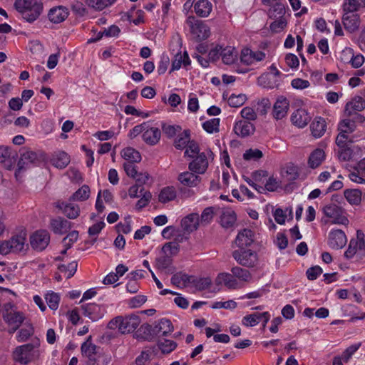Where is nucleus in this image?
Masks as SVG:
<instances>
[{
    "label": "nucleus",
    "mask_w": 365,
    "mask_h": 365,
    "mask_svg": "<svg viewBox=\"0 0 365 365\" xmlns=\"http://www.w3.org/2000/svg\"><path fill=\"white\" fill-rule=\"evenodd\" d=\"M187 148L185 151V155H187L190 158H195L199 153V146L194 140H190L187 144Z\"/></svg>",
    "instance_id": "nucleus-64"
},
{
    "label": "nucleus",
    "mask_w": 365,
    "mask_h": 365,
    "mask_svg": "<svg viewBox=\"0 0 365 365\" xmlns=\"http://www.w3.org/2000/svg\"><path fill=\"white\" fill-rule=\"evenodd\" d=\"M37 160L38 156L34 151L29 150H23L21 153L19 165L23 168L24 165H28L30 163H36Z\"/></svg>",
    "instance_id": "nucleus-37"
},
{
    "label": "nucleus",
    "mask_w": 365,
    "mask_h": 365,
    "mask_svg": "<svg viewBox=\"0 0 365 365\" xmlns=\"http://www.w3.org/2000/svg\"><path fill=\"white\" fill-rule=\"evenodd\" d=\"M353 142L354 140L349 135V134L343 133L341 130H339V133L338 134L336 138V144L339 148L348 146V143H351Z\"/></svg>",
    "instance_id": "nucleus-55"
},
{
    "label": "nucleus",
    "mask_w": 365,
    "mask_h": 365,
    "mask_svg": "<svg viewBox=\"0 0 365 365\" xmlns=\"http://www.w3.org/2000/svg\"><path fill=\"white\" fill-rule=\"evenodd\" d=\"M356 127L354 120L346 118L340 121L338 125V130L349 135L356 130Z\"/></svg>",
    "instance_id": "nucleus-46"
},
{
    "label": "nucleus",
    "mask_w": 365,
    "mask_h": 365,
    "mask_svg": "<svg viewBox=\"0 0 365 365\" xmlns=\"http://www.w3.org/2000/svg\"><path fill=\"white\" fill-rule=\"evenodd\" d=\"M190 60L187 53L184 52V53L182 54L180 52H179L175 56V58L172 62L171 71L178 70L180 68L182 65L186 66L190 65Z\"/></svg>",
    "instance_id": "nucleus-38"
},
{
    "label": "nucleus",
    "mask_w": 365,
    "mask_h": 365,
    "mask_svg": "<svg viewBox=\"0 0 365 365\" xmlns=\"http://www.w3.org/2000/svg\"><path fill=\"white\" fill-rule=\"evenodd\" d=\"M68 9L60 6L51 9L48 14V17L51 22L58 24L63 21L68 17Z\"/></svg>",
    "instance_id": "nucleus-24"
},
{
    "label": "nucleus",
    "mask_w": 365,
    "mask_h": 365,
    "mask_svg": "<svg viewBox=\"0 0 365 365\" xmlns=\"http://www.w3.org/2000/svg\"><path fill=\"white\" fill-rule=\"evenodd\" d=\"M199 222V215L197 213H191L182 219L181 227L185 232L190 233L197 229Z\"/></svg>",
    "instance_id": "nucleus-22"
},
{
    "label": "nucleus",
    "mask_w": 365,
    "mask_h": 365,
    "mask_svg": "<svg viewBox=\"0 0 365 365\" xmlns=\"http://www.w3.org/2000/svg\"><path fill=\"white\" fill-rule=\"evenodd\" d=\"M246 101L247 96L245 94H232L228 98V103L231 107L238 108L242 106Z\"/></svg>",
    "instance_id": "nucleus-54"
},
{
    "label": "nucleus",
    "mask_w": 365,
    "mask_h": 365,
    "mask_svg": "<svg viewBox=\"0 0 365 365\" xmlns=\"http://www.w3.org/2000/svg\"><path fill=\"white\" fill-rule=\"evenodd\" d=\"M263 153L259 149H249L245 151V153L243 155V158L246 160H257L262 158Z\"/></svg>",
    "instance_id": "nucleus-62"
},
{
    "label": "nucleus",
    "mask_w": 365,
    "mask_h": 365,
    "mask_svg": "<svg viewBox=\"0 0 365 365\" xmlns=\"http://www.w3.org/2000/svg\"><path fill=\"white\" fill-rule=\"evenodd\" d=\"M161 136V132L158 128L150 127L147 123V128L143 130V140L150 145H156Z\"/></svg>",
    "instance_id": "nucleus-20"
},
{
    "label": "nucleus",
    "mask_w": 365,
    "mask_h": 365,
    "mask_svg": "<svg viewBox=\"0 0 365 365\" xmlns=\"http://www.w3.org/2000/svg\"><path fill=\"white\" fill-rule=\"evenodd\" d=\"M220 225L225 228H230L235 224L237 217L235 212L230 210L226 209L222 211L220 217Z\"/></svg>",
    "instance_id": "nucleus-28"
},
{
    "label": "nucleus",
    "mask_w": 365,
    "mask_h": 365,
    "mask_svg": "<svg viewBox=\"0 0 365 365\" xmlns=\"http://www.w3.org/2000/svg\"><path fill=\"white\" fill-rule=\"evenodd\" d=\"M285 13V6L282 3H276L269 11V16L273 19L284 17Z\"/></svg>",
    "instance_id": "nucleus-53"
},
{
    "label": "nucleus",
    "mask_w": 365,
    "mask_h": 365,
    "mask_svg": "<svg viewBox=\"0 0 365 365\" xmlns=\"http://www.w3.org/2000/svg\"><path fill=\"white\" fill-rule=\"evenodd\" d=\"M345 198L351 205H358L361 200V192L358 189L346 190L344 192Z\"/></svg>",
    "instance_id": "nucleus-44"
},
{
    "label": "nucleus",
    "mask_w": 365,
    "mask_h": 365,
    "mask_svg": "<svg viewBox=\"0 0 365 365\" xmlns=\"http://www.w3.org/2000/svg\"><path fill=\"white\" fill-rule=\"evenodd\" d=\"M233 130L235 133L242 138L250 135L255 131L252 123L246 120H239L235 123Z\"/></svg>",
    "instance_id": "nucleus-23"
},
{
    "label": "nucleus",
    "mask_w": 365,
    "mask_h": 365,
    "mask_svg": "<svg viewBox=\"0 0 365 365\" xmlns=\"http://www.w3.org/2000/svg\"><path fill=\"white\" fill-rule=\"evenodd\" d=\"M193 172H183L179 174L178 177V181L184 186L194 187L199 185L201 178Z\"/></svg>",
    "instance_id": "nucleus-19"
},
{
    "label": "nucleus",
    "mask_w": 365,
    "mask_h": 365,
    "mask_svg": "<svg viewBox=\"0 0 365 365\" xmlns=\"http://www.w3.org/2000/svg\"><path fill=\"white\" fill-rule=\"evenodd\" d=\"M115 0H87L86 4L88 6L101 11L106 7L113 4Z\"/></svg>",
    "instance_id": "nucleus-49"
},
{
    "label": "nucleus",
    "mask_w": 365,
    "mask_h": 365,
    "mask_svg": "<svg viewBox=\"0 0 365 365\" xmlns=\"http://www.w3.org/2000/svg\"><path fill=\"white\" fill-rule=\"evenodd\" d=\"M360 7H365V0H346L344 10L356 11Z\"/></svg>",
    "instance_id": "nucleus-57"
},
{
    "label": "nucleus",
    "mask_w": 365,
    "mask_h": 365,
    "mask_svg": "<svg viewBox=\"0 0 365 365\" xmlns=\"http://www.w3.org/2000/svg\"><path fill=\"white\" fill-rule=\"evenodd\" d=\"M171 256L167 254L156 259V267L158 269H165L171 264Z\"/></svg>",
    "instance_id": "nucleus-61"
},
{
    "label": "nucleus",
    "mask_w": 365,
    "mask_h": 365,
    "mask_svg": "<svg viewBox=\"0 0 365 365\" xmlns=\"http://www.w3.org/2000/svg\"><path fill=\"white\" fill-rule=\"evenodd\" d=\"M158 346L163 354H169L177 347V344L174 341L163 339L158 341Z\"/></svg>",
    "instance_id": "nucleus-51"
},
{
    "label": "nucleus",
    "mask_w": 365,
    "mask_h": 365,
    "mask_svg": "<svg viewBox=\"0 0 365 365\" xmlns=\"http://www.w3.org/2000/svg\"><path fill=\"white\" fill-rule=\"evenodd\" d=\"M122 158L127 161L126 163H139L141 160L140 153L131 147H127L121 151Z\"/></svg>",
    "instance_id": "nucleus-32"
},
{
    "label": "nucleus",
    "mask_w": 365,
    "mask_h": 365,
    "mask_svg": "<svg viewBox=\"0 0 365 365\" xmlns=\"http://www.w3.org/2000/svg\"><path fill=\"white\" fill-rule=\"evenodd\" d=\"M26 235L25 232L15 235L9 240L0 243V254L7 255L9 253L26 252L29 245L26 243Z\"/></svg>",
    "instance_id": "nucleus-3"
},
{
    "label": "nucleus",
    "mask_w": 365,
    "mask_h": 365,
    "mask_svg": "<svg viewBox=\"0 0 365 365\" xmlns=\"http://www.w3.org/2000/svg\"><path fill=\"white\" fill-rule=\"evenodd\" d=\"M2 317L6 323L11 327L9 330V333H14L25 319L24 314L18 312L15 305L11 302L6 303L4 305Z\"/></svg>",
    "instance_id": "nucleus-4"
},
{
    "label": "nucleus",
    "mask_w": 365,
    "mask_h": 365,
    "mask_svg": "<svg viewBox=\"0 0 365 365\" xmlns=\"http://www.w3.org/2000/svg\"><path fill=\"white\" fill-rule=\"evenodd\" d=\"M346 242V236L341 230H332L329 234L328 244L332 249H341L345 246Z\"/></svg>",
    "instance_id": "nucleus-12"
},
{
    "label": "nucleus",
    "mask_w": 365,
    "mask_h": 365,
    "mask_svg": "<svg viewBox=\"0 0 365 365\" xmlns=\"http://www.w3.org/2000/svg\"><path fill=\"white\" fill-rule=\"evenodd\" d=\"M310 129L314 138L322 137L327 130L326 120L321 117L315 118L310 125Z\"/></svg>",
    "instance_id": "nucleus-25"
},
{
    "label": "nucleus",
    "mask_w": 365,
    "mask_h": 365,
    "mask_svg": "<svg viewBox=\"0 0 365 365\" xmlns=\"http://www.w3.org/2000/svg\"><path fill=\"white\" fill-rule=\"evenodd\" d=\"M190 141V130H185L181 134L178 135L174 142L175 147L178 150H182L187 147Z\"/></svg>",
    "instance_id": "nucleus-42"
},
{
    "label": "nucleus",
    "mask_w": 365,
    "mask_h": 365,
    "mask_svg": "<svg viewBox=\"0 0 365 365\" xmlns=\"http://www.w3.org/2000/svg\"><path fill=\"white\" fill-rule=\"evenodd\" d=\"M196 14L200 17H207L212 10V5L208 0H198L194 5Z\"/></svg>",
    "instance_id": "nucleus-30"
},
{
    "label": "nucleus",
    "mask_w": 365,
    "mask_h": 365,
    "mask_svg": "<svg viewBox=\"0 0 365 365\" xmlns=\"http://www.w3.org/2000/svg\"><path fill=\"white\" fill-rule=\"evenodd\" d=\"M81 309L85 317L89 318L92 322H96L103 318L105 309L101 305L95 303H88L81 305Z\"/></svg>",
    "instance_id": "nucleus-10"
},
{
    "label": "nucleus",
    "mask_w": 365,
    "mask_h": 365,
    "mask_svg": "<svg viewBox=\"0 0 365 365\" xmlns=\"http://www.w3.org/2000/svg\"><path fill=\"white\" fill-rule=\"evenodd\" d=\"M77 262L73 261L67 265L63 264L58 265V269L60 272L67 274L66 278L69 279L74 275L77 270Z\"/></svg>",
    "instance_id": "nucleus-47"
},
{
    "label": "nucleus",
    "mask_w": 365,
    "mask_h": 365,
    "mask_svg": "<svg viewBox=\"0 0 365 365\" xmlns=\"http://www.w3.org/2000/svg\"><path fill=\"white\" fill-rule=\"evenodd\" d=\"M173 331L171 322L167 319H161L154 326V334L155 335L167 336Z\"/></svg>",
    "instance_id": "nucleus-29"
},
{
    "label": "nucleus",
    "mask_w": 365,
    "mask_h": 365,
    "mask_svg": "<svg viewBox=\"0 0 365 365\" xmlns=\"http://www.w3.org/2000/svg\"><path fill=\"white\" fill-rule=\"evenodd\" d=\"M344 11L342 17L343 25L347 31L352 33L359 27V16L354 13L355 11L344 10Z\"/></svg>",
    "instance_id": "nucleus-11"
},
{
    "label": "nucleus",
    "mask_w": 365,
    "mask_h": 365,
    "mask_svg": "<svg viewBox=\"0 0 365 365\" xmlns=\"http://www.w3.org/2000/svg\"><path fill=\"white\" fill-rule=\"evenodd\" d=\"M90 188L88 185H83L76 190L69 198L70 201H85L90 196Z\"/></svg>",
    "instance_id": "nucleus-41"
},
{
    "label": "nucleus",
    "mask_w": 365,
    "mask_h": 365,
    "mask_svg": "<svg viewBox=\"0 0 365 365\" xmlns=\"http://www.w3.org/2000/svg\"><path fill=\"white\" fill-rule=\"evenodd\" d=\"M50 226L55 234L64 235L71 230L72 223L63 217H57L51 220Z\"/></svg>",
    "instance_id": "nucleus-14"
},
{
    "label": "nucleus",
    "mask_w": 365,
    "mask_h": 365,
    "mask_svg": "<svg viewBox=\"0 0 365 365\" xmlns=\"http://www.w3.org/2000/svg\"><path fill=\"white\" fill-rule=\"evenodd\" d=\"M220 55L223 63L230 65L237 59L238 51L234 47L227 46L224 48H222Z\"/></svg>",
    "instance_id": "nucleus-31"
},
{
    "label": "nucleus",
    "mask_w": 365,
    "mask_h": 365,
    "mask_svg": "<svg viewBox=\"0 0 365 365\" xmlns=\"http://www.w3.org/2000/svg\"><path fill=\"white\" fill-rule=\"evenodd\" d=\"M176 197V190L173 186H168L162 189L159 194V201L162 203H166L173 200Z\"/></svg>",
    "instance_id": "nucleus-40"
},
{
    "label": "nucleus",
    "mask_w": 365,
    "mask_h": 365,
    "mask_svg": "<svg viewBox=\"0 0 365 365\" xmlns=\"http://www.w3.org/2000/svg\"><path fill=\"white\" fill-rule=\"evenodd\" d=\"M193 158L192 161L189 164L190 170L197 174L205 173L208 167L206 154L201 153Z\"/></svg>",
    "instance_id": "nucleus-13"
},
{
    "label": "nucleus",
    "mask_w": 365,
    "mask_h": 365,
    "mask_svg": "<svg viewBox=\"0 0 365 365\" xmlns=\"http://www.w3.org/2000/svg\"><path fill=\"white\" fill-rule=\"evenodd\" d=\"M324 215L329 218L331 224L347 225L349 220L345 215V211L341 207L331 203L323 207Z\"/></svg>",
    "instance_id": "nucleus-7"
},
{
    "label": "nucleus",
    "mask_w": 365,
    "mask_h": 365,
    "mask_svg": "<svg viewBox=\"0 0 365 365\" xmlns=\"http://www.w3.org/2000/svg\"><path fill=\"white\" fill-rule=\"evenodd\" d=\"M287 20L284 17L276 18V20L274 21L270 24V29L275 33L280 32L283 30L287 26Z\"/></svg>",
    "instance_id": "nucleus-59"
},
{
    "label": "nucleus",
    "mask_w": 365,
    "mask_h": 365,
    "mask_svg": "<svg viewBox=\"0 0 365 365\" xmlns=\"http://www.w3.org/2000/svg\"><path fill=\"white\" fill-rule=\"evenodd\" d=\"M214 215V207H207L202 211L200 215V221L206 225L211 222Z\"/></svg>",
    "instance_id": "nucleus-63"
},
{
    "label": "nucleus",
    "mask_w": 365,
    "mask_h": 365,
    "mask_svg": "<svg viewBox=\"0 0 365 365\" xmlns=\"http://www.w3.org/2000/svg\"><path fill=\"white\" fill-rule=\"evenodd\" d=\"M140 318L137 314H130L125 317L118 316L110 320L108 327L110 329H118L122 334L133 331L140 324Z\"/></svg>",
    "instance_id": "nucleus-2"
},
{
    "label": "nucleus",
    "mask_w": 365,
    "mask_h": 365,
    "mask_svg": "<svg viewBox=\"0 0 365 365\" xmlns=\"http://www.w3.org/2000/svg\"><path fill=\"white\" fill-rule=\"evenodd\" d=\"M191 277L187 274L178 272L171 277V283L178 287H185L190 282Z\"/></svg>",
    "instance_id": "nucleus-45"
},
{
    "label": "nucleus",
    "mask_w": 365,
    "mask_h": 365,
    "mask_svg": "<svg viewBox=\"0 0 365 365\" xmlns=\"http://www.w3.org/2000/svg\"><path fill=\"white\" fill-rule=\"evenodd\" d=\"M215 283L217 285L224 284L229 289H236L238 285V282L233 276L232 273L222 272L220 273L216 279Z\"/></svg>",
    "instance_id": "nucleus-26"
},
{
    "label": "nucleus",
    "mask_w": 365,
    "mask_h": 365,
    "mask_svg": "<svg viewBox=\"0 0 365 365\" xmlns=\"http://www.w3.org/2000/svg\"><path fill=\"white\" fill-rule=\"evenodd\" d=\"M34 349V346L31 344L18 346L13 353L14 359L21 364H27L31 360Z\"/></svg>",
    "instance_id": "nucleus-9"
},
{
    "label": "nucleus",
    "mask_w": 365,
    "mask_h": 365,
    "mask_svg": "<svg viewBox=\"0 0 365 365\" xmlns=\"http://www.w3.org/2000/svg\"><path fill=\"white\" fill-rule=\"evenodd\" d=\"M50 242V235L46 230H38L30 237V245L36 251L44 250Z\"/></svg>",
    "instance_id": "nucleus-8"
},
{
    "label": "nucleus",
    "mask_w": 365,
    "mask_h": 365,
    "mask_svg": "<svg viewBox=\"0 0 365 365\" xmlns=\"http://www.w3.org/2000/svg\"><path fill=\"white\" fill-rule=\"evenodd\" d=\"M46 303L49 308L53 310H56L58 307L60 296L53 292H48L45 297Z\"/></svg>",
    "instance_id": "nucleus-50"
},
{
    "label": "nucleus",
    "mask_w": 365,
    "mask_h": 365,
    "mask_svg": "<svg viewBox=\"0 0 365 365\" xmlns=\"http://www.w3.org/2000/svg\"><path fill=\"white\" fill-rule=\"evenodd\" d=\"M259 313H253L245 316L242 318V324L245 327H255L259 323Z\"/></svg>",
    "instance_id": "nucleus-56"
},
{
    "label": "nucleus",
    "mask_w": 365,
    "mask_h": 365,
    "mask_svg": "<svg viewBox=\"0 0 365 365\" xmlns=\"http://www.w3.org/2000/svg\"><path fill=\"white\" fill-rule=\"evenodd\" d=\"M140 193L142 197L135 205V209L138 211L141 210L149 203L152 197L151 193L149 191H145L144 187L140 190Z\"/></svg>",
    "instance_id": "nucleus-48"
},
{
    "label": "nucleus",
    "mask_w": 365,
    "mask_h": 365,
    "mask_svg": "<svg viewBox=\"0 0 365 365\" xmlns=\"http://www.w3.org/2000/svg\"><path fill=\"white\" fill-rule=\"evenodd\" d=\"M289 103L287 98L280 97L277 98L273 106L272 115L277 120H280L287 115Z\"/></svg>",
    "instance_id": "nucleus-17"
},
{
    "label": "nucleus",
    "mask_w": 365,
    "mask_h": 365,
    "mask_svg": "<svg viewBox=\"0 0 365 365\" xmlns=\"http://www.w3.org/2000/svg\"><path fill=\"white\" fill-rule=\"evenodd\" d=\"M253 242L254 232L250 229L240 230L235 240V242L240 249L250 246Z\"/></svg>",
    "instance_id": "nucleus-21"
},
{
    "label": "nucleus",
    "mask_w": 365,
    "mask_h": 365,
    "mask_svg": "<svg viewBox=\"0 0 365 365\" xmlns=\"http://www.w3.org/2000/svg\"><path fill=\"white\" fill-rule=\"evenodd\" d=\"M51 162L56 168L63 169L70 163V157L66 153L61 151L53 156Z\"/></svg>",
    "instance_id": "nucleus-34"
},
{
    "label": "nucleus",
    "mask_w": 365,
    "mask_h": 365,
    "mask_svg": "<svg viewBox=\"0 0 365 365\" xmlns=\"http://www.w3.org/2000/svg\"><path fill=\"white\" fill-rule=\"evenodd\" d=\"M136 337L146 341H151L153 339L154 327L148 324L141 325L140 329L136 332Z\"/></svg>",
    "instance_id": "nucleus-36"
},
{
    "label": "nucleus",
    "mask_w": 365,
    "mask_h": 365,
    "mask_svg": "<svg viewBox=\"0 0 365 365\" xmlns=\"http://www.w3.org/2000/svg\"><path fill=\"white\" fill-rule=\"evenodd\" d=\"M56 207L69 219H76L80 215L79 206L72 202H58Z\"/></svg>",
    "instance_id": "nucleus-18"
},
{
    "label": "nucleus",
    "mask_w": 365,
    "mask_h": 365,
    "mask_svg": "<svg viewBox=\"0 0 365 365\" xmlns=\"http://www.w3.org/2000/svg\"><path fill=\"white\" fill-rule=\"evenodd\" d=\"M16 156V153L12 151L10 148L4 145L0 146V163H9L11 165Z\"/></svg>",
    "instance_id": "nucleus-39"
},
{
    "label": "nucleus",
    "mask_w": 365,
    "mask_h": 365,
    "mask_svg": "<svg viewBox=\"0 0 365 365\" xmlns=\"http://www.w3.org/2000/svg\"><path fill=\"white\" fill-rule=\"evenodd\" d=\"M265 58V53L260 51H253L250 48H244L241 51V61L246 65H251L255 62L262 61Z\"/></svg>",
    "instance_id": "nucleus-15"
},
{
    "label": "nucleus",
    "mask_w": 365,
    "mask_h": 365,
    "mask_svg": "<svg viewBox=\"0 0 365 365\" xmlns=\"http://www.w3.org/2000/svg\"><path fill=\"white\" fill-rule=\"evenodd\" d=\"M81 349L83 356L92 359L97 354L98 346L92 343V336H89L86 341L81 344Z\"/></svg>",
    "instance_id": "nucleus-33"
},
{
    "label": "nucleus",
    "mask_w": 365,
    "mask_h": 365,
    "mask_svg": "<svg viewBox=\"0 0 365 365\" xmlns=\"http://www.w3.org/2000/svg\"><path fill=\"white\" fill-rule=\"evenodd\" d=\"M14 7L29 23L36 21L43 11V4L38 0H16Z\"/></svg>",
    "instance_id": "nucleus-1"
},
{
    "label": "nucleus",
    "mask_w": 365,
    "mask_h": 365,
    "mask_svg": "<svg viewBox=\"0 0 365 365\" xmlns=\"http://www.w3.org/2000/svg\"><path fill=\"white\" fill-rule=\"evenodd\" d=\"M325 158V153L322 149H316L309 158L308 163L310 168H316L319 166Z\"/></svg>",
    "instance_id": "nucleus-35"
},
{
    "label": "nucleus",
    "mask_w": 365,
    "mask_h": 365,
    "mask_svg": "<svg viewBox=\"0 0 365 365\" xmlns=\"http://www.w3.org/2000/svg\"><path fill=\"white\" fill-rule=\"evenodd\" d=\"M365 108V101L360 96H356L345 106V113L350 116L353 111H361Z\"/></svg>",
    "instance_id": "nucleus-27"
},
{
    "label": "nucleus",
    "mask_w": 365,
    "mask_h": 365,
    "mask_svg": "<svg viewBox=\"0 0 365 365\" xmlns=\"http://www.w3.org/2000/svg\"><path fill=\"white\" fill-rule=\"evenodd\" d=\"M78 238V231H72L69 232L62 240V243L64 247H66L67 249H70L73 244L77 241Z\"/></svg>",
    "instance_id": "nucleus-60"
},
{
    "label": "nucleus",
    "mask_w": 365,
    "mask_h": 365,
    "mask_svg": "<svg viewBox=\"0 0 365 365\" xmlns=\"http://www.w3.org/2000/svg\"><path fill=\"white\" fill-rule=\"evenodd\" d=\"M220 119L212 118L202 123L203 129L209 133H213L219 131Z\"/></svg>",
    "instance_id": "nucleus-52"
},
{
    "label": "nucleus",
    "mask_w": 365,
    "mask_h": 365,
    "mask_svg": "<svg viewBox=\"0 0 365 365\" xmlns=\"http://www.w3.org/2000/svg\"><path fill=\"white\" fill-rule=\"evenodd\" d=\"M344 52L348 53L349 54L351 55L349 62L351 63L352 67L357 68L361 67L362 66V64L364 63V58L362 55L359 54V55L354 56L352 53L351 49H350V48L346 49Z\"/></svg>",
    "instance_id": "nucleus-58"
},
{
    "label": "nucleus",
    "mask_w": 365,
    "mask_h": 365,
    "mask_svg": "<svg viewBox=\"0 0 365 365\" xmlns=\"http://www.w3.org/2000/svg\"><path fill=\"white\" fill-rule=\"evenodd\" d=\"M186 24L196 41H201L209 37L210 29L202 21L190 16L186 20Z\"/></svg>",
    "instance_id": "nucleus-5"
},
{
    "label": "nucleus",
    "mask_w": 365,
    "mask_h": 365,
    "mask_svg": "<svg viewBox=\"0 0 365 365\" xmlns=\"http://www.w3.org/2000/svg\"><path fill=\"white\" fill-rule=\"evenodd\" d=\"M231 272L235 278H237L242 282H247L252 279V274L249 270L238 266L233 267L231 269Z\"/></svg>",
    "instance_id": "nucleus-43"
},
{
    "label": "nucleus",
    "mask_w": 365,
    "mask_h": 365,
    "mask_svg": "<svg viewBox=\"0 0 365 365\" xmlns=\"http://www.w3.org/2000/svg\"><path fill=\"white\" fill-rule=\"evenodd\" d=\"M311 118L310 114L303 108L296 110L291 115L292 123L298 128L305 127Z\"/></svg>",
    "instance_id": "nucleus-16"
},
{
    "label": "nucleus",
    "mask_w": 365,
    "mask_h": 365,
    "mask_svg": "<svg viewBox=\"0 0 365 365\" xmlns=\"http://www.w3.org/2000/svg\"><path fill=\"white\" fill-rule=\"evenodd\" d=\"M232 257L239 264L248 268L255 267L258 262L257 254L250 249L239 248L232 252Z\"/></svg>",
    "instance_id": "nucleus-6"
}]
</instances>
